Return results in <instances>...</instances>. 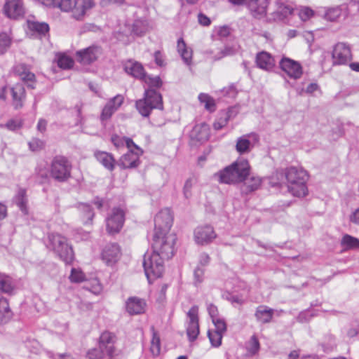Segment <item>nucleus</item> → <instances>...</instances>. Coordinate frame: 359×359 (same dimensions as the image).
Returning <instances> with one entry per match:
<instances>
[{
	"label": "nucleus",
	"mask_w": 359,
	"mask_h": 359,
	"mask_svg": "<svg viewBox=\"0 0 359 359\" xmlns=\"http://www.w3.org/2000/svg\"><path fill=\"white\" fill-rule=\"evenodd\" d=\"M285 177L289 192L296 197H304L308 194L307 172L302 168L290 167L286 170Z\"/></svg>",
	"instance_id": "obj_1"
},
{
	"label": "nucleus",
	"mask_w": 359,
	"mask_h": 359,
	"mask_svg": "<svg viewBox=\"0 0 359 359\" xmlns=\"http://www.w3.org/2000/svg\"><path fill=\"white\" fill-rule=\"evenodd\" d=\"M177 236L174 233H154L152 248L163 260L170 259L175 252Z\"/></svg>",
	"instance_id": "obj_2"
},
{
	"label": "nucleus",
	"mask_w": 359,
	"mask_h": 359,
	"mask_svg": "<svg viewBox=\"0 0 359 359\" xmlns=\"http://www.w3.org/2000/svg\"><path fill=\"white\" fill-rule=\"evenodd\" d=\"M135 107L142 116L149 117L153 109H163L162 96L156 90L149 88L145 90L144 97L136 101Z\"/></svg>",
	"instance_id": "obj_3"
},
{
	"label": "nucleus",
	"mask_w": 359,
	"mask_h": 359,
	"mask_svg": "<svg viewBox=\"0 0 359 359\" xmlns=\"http://www.w3.org/2000/svg\"><path fill=\"white\" fill-rule=\"evenodd\" d=\"M49 245L53 250L66 264H71L74 258V252L65 237L57 233H51L48 236Z\"/></svg>",
	"instance_id": "obj_4"
},
{
	"label": "nucleus",
	"mask_w": 359,
	"mask_h": 359,
	"mask_svg": "<svg viewBox=\"0 0 359 359\" xmlns=\"http://www.w3.org/2000/svg\"><path fill=\"white\" fill-rule=\"evenodd\" d=\"M164 260L154 251L146 252L143 259V267L145 275L149 282L160 277L164 269Z\"/></svg>",
	"instance_id": "obj_5"
},
{
	"label": "nucleus",
	"mask_w": 359,
	"mask_h": 359,
	"mask_svg": "<svg viewBox=\"0 0 359 359\" xmlns=\"http://www.w3.org/2000/svg\"><path fill=\"white\" fill-rule=\"evenodd\" d=\"M72 168V163L66 157L56 156L51 161L50 175L55 181L65 182L70 178Z\"/></svg>",
	"instance_id": "obj_6"
},
{
	"label": "nucleus",
	"mask_w": 359,
	"mask_h": 359,
	"mask_svg": "<svg viewBox=\"0 0 359 359\" xmlns=\"http://www.w3.org/2000/svg\"><path fill=\"white\" fill-rule=\"evenodd\" d=\"M173 216L169 208L160 210L154 217V233H169Z\"/></svg>",
	"instance_id": "obj_7"
},
{
	"label": "nucleus",
	"mask_w": 359,
	"mask_h": 359,
	"mask_svg": "<svg viewBox=\"0 0 359 359\" xmlns=\"http://www.w3.org/2000/svg\"><path fill=\"white\" fill-rule=\"evenodd\" d=\"M332 57L334 65H341L347 64L352 60L350 45L344 42L336 43L333 48Z\"/></svg>",
	"instance_id": "obj_8"
},
{
	"label": "nucleus",
	"mask_w": 359,
	"mask_h": 359,
	"mask_svg": "<svg viewBox=\"0 0 359 359\" xmlns=\"http://www.w3.org/2000/svg\"><path fill=\"white\" fill-rule=\"evenodd\" d=\"M279 67L287 76L294 80L300 79L303 74L301 64L289 57H283L279 62Z\"/></svg>",
	"instance_id": "obj_9"
},
{
	"label": "nucleus",
	"mask_w": 359,
	"mask_h": 359,
	"mask_svg": "<svg viewBox=\"0 0 359 359\" xmlns=\"http://www.w3.org/2000/svg\"><path fill=\"white\" fill-rule=\"evenodd\" d=\"M125 220L123 211L120 208H114L106 219L107 230L113 234L120 231Z\"/></svg>",
	"instance_id": "obj_10"
},
{
	"label": "nucleus",
	"mask_w": 359,
	"mask_h": 359,
	"mask_svg": "<svg viewBox=\"0 0 359 359\" xmlns=\"http://www.w3.org/2000/svg\"><path fill=\"white\" fill-rule=\"evenodd\" d=\"M189 321L187 327V334L190 341H194L199 334L198 307L193 306L187 313Z\"/></svg>",
	"instance_id": "obj_11"
},
{
	"label": "nucleus",
	"mask_w": 359,
	"mask_h": 359,
	"mask_svg": "<svg viewBox=\"0 0 359 359\" xmlns=\"http://www.w3.org/2000/svg\"><path fill=\"white\" fill-rule=\"evenodd\" d=\"M194 237L197 244L205 245L212 243L216 238L217 234L212 226L204 225L196 228Z\"/></svg>",
	"instance_id": "obj_12"
},
{
	"label": "nucleus",
	"mask_w": 359,
	"mask_h": 359,
	"mask_svg": "<svg viewBox=\"0 0 359 359\" xmlns=\"http://www.w3.org/2000/svg\"><path fill=\"white\" fill-rule=\"evenodd\" d=\"M235 165L236 163H231L224 169L216 172L214 175L215 179L221 184H236L242 183L241 180H240V178L238 177V175L236 174V171L234 170Z\"/></svg>",
	"instance_id": "obj_13"
},
{
	"label": "nucleus",
	"mask_w": 359,
	"mask_h": 359,
	"mask_svg": "<svg viewBox=\"0 0 359 359\" xmlns=\"http://www.w3.org/2000/svg\"><path fill=\"white\" fill-rule=\"evenodd\" d=\"M142 153V149L128 151L119 158L116 163L122 169L137 168L140 163V156Z\"/></svg>",
	"instance_id": "obj_14"
},
{
	"label": "nucleus",
	"mask_w": 359,
	"mask_h": 359,
	"mask_svg": "<svg viewBox=\"0 0 359 359\" xmlns=\"http://www.w3.org/2000/svg\"><path fill=\"white\" fill-rule=\"evenodd\" d=\"M4 11L5 15L11 19L22 18L25 14V8L22 0H8L6 1Z\"/></svg>",
	"instance_id": "obj_15"
},
{
	"label": "nucleus",
	"mask_w": 359,
	"mask_h": 359,
	"mask_svg": "<svg viewBox=\"0 0 359 359\" xmlns=\"http://www.w3.org/2000/svg\"><path fill=\"white\" fill-rule=\"evenodd\" d=\"M115 342L116 336L113 333L106 331L101 334L98 346L111 358L115 354Z\"/></svg>",
	"instance_id": "obj_16"
},
{
	"label": "nucleus",
	"mask_w": 359,
	"mask_h": 359,
	"mask_svg": "<svg viewBox=\"0 0 359 359\" xmlns=\"http://www.w3.org/2000/svg\"><path fill=\"white\" fill-rule=\"evenodd\" d=\"M124 100L123 95H116L110 99L104 107L100 115L101 121H105L109 120L113 114L121 106Z\"/></svg>",
	"instance_id": "obj_17"
},
{
	"label": "nucleus",
	"mask_w": 359,
	"mask_h": 359,
	"mask_svg": "<svg viewBox=\"0 0 359 359\" xmlns=\"http://www.w3.org/2000/svg\"><path fill=\"white\" fill-rule=\"evenodd\" d=\"M121 257V249L116 243H109L105 245L102 252V259L107 264L116 263Z\"/></svg>",
	"instance_id": "obj_18"
},
{
	"label": "nucleus",
	"mask_w": 359,
	"mask_h": 359,
	"mask_svg": "<svg viewBox=\"0 0 359 359\" xmlns=\"http://www.w3.org/2000/svg\"><path fill=\"white\" fill-rule=\"evenodd\" d=\"M101 54V50L98 46H90L76 53L78 60L83 65H88L95 61Z\"/></svg>",
	"instance_id": "obj_19"
},
{
	"label": "nucleus",
	"mask_w": 359,
	"mask_h": 359,
	"mask_svg": "<svg viewBox=\"0 0 359 359\" xmlns=\"http://www.w3.org/2000/svg\"><path fill=\"white\" fill-rule=\"evenodd\" d=\"M251 139L258 140L257 135L252 134L244 135L237 139L236 150L239 154H248L252 151L254 144L251 142Z\"/></svg>",
	"instance_id": "obj_20"
},
{
	"label": "nucleus",
	"mask_w": 359,
	"mask_h": 359,
	"mask_svg": "<svg viewBox=\"0 0 359 359\" xmlns=\"http://www.w3.org/2000/svg\"><path fill=\"white\" fill-rule=\"evenodd\" d=\"M269 4V0H249L247 6L255 18H262L266 14Z\"/></svg>",
	"instance_id": "obj_21"
},
{
	"label": "nucleus",
	"mask_w": 359,
	"mask_h": 359,
	"mask_svg": "<svg viewBox=\"0 0 359 359\" xmlns=\"http://www.w3.org/2000/svg\"><path fill=\"white\" fill-rule=\"evenodd\" d=\"M15 72L28 88H35V75L24 64H20L15 67Z\"/></svg>",
	"instance_id": "obj_22"
},
{
	"label": "nucleus",
	"mask_w": 359,
	"mask_h": 359,
	"mask_svg": "<svg viewBox=\"0 0 359 359\" xmlns=\"http://www.w3.org/2000/svg\"><path fill=\"white\" fill-rule=\"evenodd\" d=\"M256 64L259 68L269 72L274 67L275 60L271 54L262 51L256 55Z\"/></svg>",
	"instance_id": "obj_23"
},
{
	"label": "nucleus",
	"mask_w": 359,
	"mask_h": 359,
	"mask_svg": "<svg viewBox=\"0 0 359 359\" xmlns=\"http://www.w3.org/2000/svg\"><path fill=\"white\" fill-rule=\"evenodd\" d=\"M191 138L198 142H204L210 137V128L205 123L196 124L190 133Z\"/></svg>",
	"instance_id": "obj_24"
},
{
	"label": "nucleus",
	"mask_w": 359,
	"mask_h": 359,
	"mask_svg": "<svg viewBox=\"0 0 359 359\" xmlns=\"http://www.w3.org/2000/svg\"><path fill=\"white\" fill-rule=\"evenodd\" d=\"M11 93L13 98V105L15 109L22 107L25 98V90L20 83H17L11 88Z\"/></svg>",
	"instance_id": "obj_25"
},
{
	"label": "nucleus",
	"mask_w": 359,
	"mask_h": 359,
	"mask_svg": "<svg viewBox=\"0 0 359 359\" xmlns=\"http://www.w3.org/2000/svg\"><path fill=\"white\" fill-rule=\"evenodd\" d=\"M274 313V310L266 305H260L257 307L255 317L257 322L262 324H266L271 321Z\"/></svg>",
	"instance_id": "obj_26"
},
{
	"label": "nucleus",
	"mask_w": 359,
	"mask_h": 359,
	"mask_svg": "<svg viewBox=\"0 0 359 359\" xmlns=\"http://www.w3.org/2000/svg\"><path fill=\"white\" fill-rule=\"evenodd\" d=\"M233 163H236L234 170L236 174L238 175V177L242 182L250 175V165L248 161L244 158H238Z\"/></svg>",
	"instance_id": "obj_27"
},
{
	"label": "nucleus",
	"mask_w": 359,
	"mask_h": 359,
	"mask_svg": "<svg viewBox=\"0 0 359 359\" xmlns=\"http://www.w3.org/2000/svg\"><path fill=\"white\" fill-rule=\"evenodd\" d=\"M126 72L132 76L143 79L145 77V72L142 65L135 61L129 60L124 65Z\"/></svg>",
	"instance_id": "obj_28"
},
{
	"label": "nucleus",
	"mask_w": 359,
	"mask_h": 359,
	"mask_svg": "<svg viewBox=\"0 0 359 359\" xmlns=\"http://www.w3.org/2000/svg\"><path fill=\"white\" fill-rule=\"evenodd\" d=\"M145 302L137 297H130L126 302V310L130 315H137L143 313L145 309Z\"/></svg>",
	"instance_id": "obj_29"
},
{
	"label": "nucleus",
	"mask_w": 359,
	"mask_h": 359,
	"mask_svg": "<svg viewBox=\"0 0 359 359\" xmlns=\"http://www.w3.org/2000/svg\"><path fill=\"white\" fill-rule=\"evenodd\" d=\"M94 156L97 161L107 170L112 171L114 169L116 161L111 154L106 151H95Z\"/></svg>",
	"instance_id": "obj_30"
},
{
	"label": "nucleus",
	"mask_w": 359,
	"mask_h": 359,
	"mask_svg": "<svg viewBox=\"0 0 359 359\" xmlns=\"http://www.w3.org/2000/svg\"><path fill=\"white\" fill-rule=\"evenodd\" d=\"M177 48L184 62L189 65L192 61V50L187 46L182 38H180L177 40Z\"/></svg>",
	"instance_id": "obj_31"
},
{
	"label": "nucleus",
	"mask_w": 359,
	"mask_h": 359,
	"mask_svg": "<svg viewBox=\"0 0 359 359\" xmlns=\"http://www.w3.org/2000/svg\"><path fill=\"white\" fill-rule=\"evenodd\" d=\"M12 316L8 300L3 297H0V325L8 323Z\"/></svg>",
	"instance_id": "obj_32"
},
{
	"label": "nucleus",
	"mask_w": 359,
	"mask_h": 359,
	"mask_svg": "<svg viewBox=\"0 0 359 359\" xmlns=\"http://www.w3.org/2000/svg\"><path fill=\"white\" fill-rule=\"evenodd\" d=\"M243 182L242 191L248 194L257 190L260 187L262 180L259 177L252 176L250 178L247 177Z\"/></svg>",
	"instance_id": "obj_33"
},
{
	"label": "nucleus",
	"mask_w": 359,
	"mask_h": 359,
	"mask_svg": "<svg viewBox=\"0 0 359 359\" xmlns=\"http://www.w3.org/2000/svg\"><path fill=\"white\" fill-rule=\"evenodd\" d=\"M147 23L145 21L137 20L133 23L128 34L130 35L134 34L136 36H141L147 31ZM126 34L128 35V33Z\"/></svg>",
	"instance_id": "obj_34"
},
{
	"label": "nucleus",
	"mask_w": 359,
	"mask_h": 359,
	"mask_svg": "<svg viewBox=\"0 0 359 359\" xmlns=\"http://www.w3.org/2000/svg\"><path fill=\"white\" fill-rule=\"evenodd\" d=\"M345 6L330 8L325 13V18L330 21L337 20L343 14L346 15Z\"/></svg>",
	"instance_id": "obj_35"
},
{
	"label": "nucleus",
	"mask_w": 359,
	"mask_h": 359,
	"mask_svg": "<svg viewBox=\"0 0 359 359\" xmlns=\"http://www.w3.org/2000/svg\"><path fill=\"white\" fill-rule=\"evenodd\" d=\"M152 338L151 340L150 351L154 356H158L161 353V339L154 327L151 328Z\"/></svg>",
	"instance_id": "obj_36"
},
{
	"label": "nucleus",
	"mask_w": 359,
	"mask_h": 359,
	"mask_svg": "<svg viewBox=\"0 0 359 359\" xmlns=\"http://www.w3.org/2000/svg\"><path fill=\"white\" fill-rule=\"evenodd\" d=\"M341 245L344 250H354L359 248V239L346 234L341 238Z\"/></svg>",
	"instance_id": "obj_37"
},
{
	"label": "nucleus",
	"mask_w": 359,
	"mask_h": 359,
	"mask_svg": "<svg viewBox=\"0 0 359 359\" xmlns=\"http://www.w3.org/2000/svg\"><path fill=\"white\" fill-rule=\"evenodd\" d=\"M15 203L20 209V210L25 214L27 215L28 213L27 210V199L26 197V191L23 189H19L15 198Z\"/></svg>",
	"instance_id": "obj_38"
},
{
	"label": "nucleus",
	"mask_w": 359,
	"mask_h": 359,
	"mask_svg": "<svg viewBox=\"0 0 359 359\" xmlns=\"http://www.w3.org/2000/svg\"><path fill=\"white\" fill-rule=\"evenodd\" d=\"M28 27L31 30L41 35H45L49 31V26L45 22L29 21Z\"/></svg>",
	"instance_id": "obj_39"
},
{
	"label": "nucleus",
	"mask_w": 359,
	"mask_h": 359,
	"mask_svg": "<svg viewBox=\"0 0 359 359\" xmlns=\"http://www.w3.org/2000/svg\"><path fill=\"white\" fill-rule=\"evenodd\" d=\"M13 290V285L10 277L0 273V290L4 293H11Z\"/></svg>",
	"instance_id": "obj_40"
},
{
	"label": "nucleus",
	"mask_w": 359,
	"mask_h": 359,
	"mask_svg": "<svg viewBox=\"0 0 359 359\" xmlns=\"http://www.w3.org/2000/svg\"><path fill=\"white\" fill-rule=\"evenodd\" d=\"M293 12V9L289 6L285 5H282L278 7L277 11H276L274 15V20H283L288 15H291Z\"/></svg>",
	"instance_id": "obj_41"
},
{
	"label": "nucleus",
	"mask_w": 359,
	"mask_h": 359,
	"mask_svg": "<svg viewBox=\"0 0 359 359\" xmlns=\"http://www.w3.org/2000/svg\"><path fill=\"white\" fill-rule=\"evenodd\" d=\"M79 210L83 212V219L84 224H88L92 221L94 213L91 207L86 203H80L79 205Z\"/></svg>",
	"instance_id": "obj_42"
},
{
	"label": "nucleus",
	"mask_w": 359,
	"mask_h": 359,
	"mask_svg": "<svg viewBox=\"0 0 359 359\" xmlns=\"http://www.w3.org/2000/svg\"><path fill=\"white\" fill-rule=\"evenodd\" d=\"M198 100L201 104H204L205 108L210 111H213L215 110V103L212 97L205 93H200Z\"/></svg>",
	"instance_id": "obj_43"
},
{
	"label": "nucleus",
	"mask_w": 359,
	"mask_h": 359,
	"mask_svg": "<svg viewBox=\"0 0 359 359\" xmlns=\"http://www.w3.org/2000/svg\"><path fill=\"white\" fill-rule=\"evenodd\" d=\"M55 8H60L63 12H69L75 8L77 0H57Z\"/></svg>",
	"instance_id": "obj_44"
},
{
	"label": "nucleus",
	"mask_w": 359,
	"mask_h": 359,
	"mask_svg": "<svg viewBox=\"0 0 359 359\" xmlns=\"http://www.w3.org/2000/svg\"><path fill=\"white\" fill-rule=\"evenodd\" d=\"M248 353L250 355L257 354L259 350V343L256 336L253 335L246 345Z\"/></svg>",
	"instance_id": "obj_45"
},
{
	"label": "nucleus",
	"mask_w": 359,
	"mask_h": 359,
	"mask_svg": "<svg viewBox=\"0 0 359 359\" xmlns=\"http://www.w3.org/2000/svg\"><path fill=\"white\" fill-rule=\"evenodd\" d=\"M69 278L72 283H79L86 280V275L81 269L72 268Z\"/></svg>",
	"instance_id": "obj_46"
},
{
	"label": "nucleus",
	"mask_w": 359,
	"mask_h": 359,
	"mask_svg": "<svg viewBox=\"0 0 359 359\" xmlns=\"http://www.w3.org/2000/svg\"><path fill=\"white\" fill-rule=\"evenodd\" d=\"M57 65L62 69H70L73 67L74 60L69 56L60 55L57 57Z\"/></svg>",
	"instance_id": "obj_47"
},
{
	"label": "nucleus",
	"mask_w": 359,
	"mask_h": 359,
	"mask_svg": "<svg viewBox=\"0 0 359 359\" xmlns=\"http://www.w3.org/2000/svg\"><path fill=\"white\" fill-rule=\"evenodd\" d=\"M208 335L212 346L219 347L221 346L222 337L224 335L223 334L212 330H209L208 332Z\"/></svg>",
	"instance_id": "obj_48"
},
{
	"label": "nucleus",
	"mask_w": 359,
	"mask_h": 359,
	"mask_svg": "<svg viewBox=\"0 0 359 359\" xmlns=\"http://www.w3.org/2000/svg\"><path fill=\"white\" fill-rule=\"evenodd\" d=\"M11 39L7 33H0V55L4 53L9 48Z\"/></svg>",
	"instance_id": "obj_49"
},
{
	"label": "nucleus",
	"mask_w": 359,
	"mask_h": 359,
	"mask_svg": "<svg viewBox=\"0 0 359 359\" xmlns=\"http://www.w3.org/2000/svg\"><path fill=\"white\" fill-rule=\"evenodd\" d=\"M212 321L215 325L213 331L224 334L227 329L225 320L223 318H219Z\"/></svg>",
	"instance_id": "obj_50"
},
{
	"label": "nucleus",
	"mask_w": 359,
	"mask_h": 359,
	"mask_svg": "<svg viewBox=\"0 0 359 359\" xmlns=\"http://www.w3.org/2000/svg\"><path fill=\"white\" fill-rule=\"evenodd\" d=\"M314 316L315 314L311 310L306 309L301 311L296 319L299 323H304L309 322Z\"/></svg>",
	"instance_id": "obj_51"
},
{
	"label": "nucleus",
	"mask_w": 359,
	"mask_h": 359,
	"mask_svg": "<svg viewBox=\"0 0 359 359\" xmlns=\"http://www.w3.org/2000/svg\"><path fill=\"white\" fill-rule=\"evenodd\" d=\"M29 148L32 151H38L43 149L45 143L39 138H32L28 143Z\"/></svg>",
	"instance_id": "obj_52"
},
{
	"label": "nucleus",
	"mask_w": 359,
	"mask_h": 359,
	"mask_svg": "<svg viewBox=\"0 0 359 359\" xmlns=\"http://www.w3.org/2000/svg\"><path fill=\"white\" fill-rule=\"evenodd\" d=\"M105 355V353L99 347L92 348L87 353L88 359H102Z\"/></svg>",
	"instance_id": "obj_53"
},
{
	"label": "nucleus",
	"mask_w": 359,
	"mask_h": 359,
	"mask_svg": "<svg viewBox=\"0 0 359 359\" xmlns=\"http://www.w3.org/2000/svg\"><path fill=\"white\" fill-rule=\"evenodd\" d=\"M221 93L223 96L234 98L236 96L238 91L235 85L231 84L221 90Z\"/></svg>",
	"instance_id": "obj_54"
},
{
	"label": "nucleus",
	"mask_w": 359,
	"mask_h": 359,
	"mask_svg": "<svg viewBox=\"0 0 359 359\" xmlns=\"http://www.w3.org/2000/svg\"><path fill=\"white\" fill-rule=\"evenodd\" d=\"M205 269L200 266H197L194 271V284L196 285L201 284L204 279Z\"/></svg>",
	"instance_id": "obj_55"
},
{
	"label": "nucleus",
	"mask_w": 359,
	"mask_h": 359,
	"mask_svg": "<svg viewBox=\"0 0 359 359\" xmlns=\"http://www.w3.org/2000/svg\"><path fill=\"white\" fill-rule=\"evenodd\" d=\"M313 15V11L308 7H303L299 12V16L303 21L309 20Z\"/></svg>",
	"instance_id": "obj_56"
},
{
	"label": "nucleus",
	"mask_w": 359,
	"mask_h": 359,
	"mask_svg": "<svg viewBox=\"0 0 359 359\" xmlns=\"http://www.w3.org/2000/svg\"><path fill=\"white\" fill-rule=\"evenodd\" d=\"M86 13L81 8V6L78 7L75 6L72 13V18L76 20L82 21L84 19Z\"/></svg>",
	"instance_id": "obj_57"
},
{
	"label": "nucleus",
	"mask_w": 359,
	"mask_h": 359,
	"mask_svg": "<svg viewBox=\"0 0 359 359\" xmlns=\"http://www.w3.org/2000/svg\"><path fill=\"white\" fill-rule=\"evenodd\" d=\"M228 122V116L224 114V116H221L213 124L215 130H219L224 128Z\"/></svg>",
	"instance_id": "obj_58"
},
{
	"label": "nucleus",
	"mask_w": 359,
	"mask_h": 359,
	"mask_svg": "<svg viewBox=\"0 0 359 359\" xmlns=\"http://www.w3.org/2000/svg\"><path fill=\"white\" fill-rule=\"evenodd\" d=\"M207 310H208V312L212 319V320H215V319H217V318H219V312H218V309H217V307L214 305L212 303H209L207 304Z\"/></svg>",
	"instance_id": "obj_59"
},
{
	"label": "nucleus",
	"mask_w": 359,
	"mask_h": 359,
	"mask_svg": "<svg viewBox=\"0 0 359 359\" xmlns=\"http://www.w3.org/2000/svg\"><path fill=\"white\" fill-rule=\"evenodd\" d=\"M125 139L126 137H120L117 135H113L111 137V142L118 149L125 145Z\"/></svg>",
	"instance_id": "obj_60"
},
{
	"label": "nucleus",
	"mask_w": 359,
	"mask_h": 359,
	"mask_svg": "<svg viewBox=\"0 0 359 359\" xmlns=\"http://www.w3.org/2000/svg\"><path fill=\"white\" fill-rule=\"evenodd\" d=\"M194 185V180L188 179L184 184L183 191L184 196L188 198L191 195V189Z\"/></svg>",
	"instance_id": "obj_61"
},
{
	"label": "nucleus",
	"mask_w": 359,
	"mask_h": 359,
	"mask_svg": "<svg viewBox=\"0 0 359 359\" xmlns=\"http://www.w3.org/2000/svg\"><path fill=\"white\" fill-rule=\"evenodd\" d=\"M233 54V50L232 48L226 46L224 49L221 50L218 55L215 57V60H220L226 56L231 55Z\"/></svg>",
	"instance_id": "obj_62"
},
{
	"label": "nucleus",
	"mask_w": 359,
	"mask_h": 359,
	"mask_svg": "<svg viewBox=\"0 0 359 359\" xmlns=\"http://www.w3.org/2000/svg\"><path fill=\"white\" fill-rule=\"evenodd\" d=\"M226 299L233 305H235V304L242 305L245 302L244 299L241 296H239V295H235V294H229L226 297Z\"/></svg>",
	"instance_id": "obj_63"
},
{
	"label": "nucleus",
	"mask_w": 359,
	"mask_h": 359,
	"mask_svg": "<svg viewBox=\"0 0 359 359\" xmlns=\"http://www.w3.org/2000/svg\"><path fill=\"white\" fill-rule=\"evenodd\" d=\"M210 262V256L205 253L203 252L200 255L199 259H198V265L201 268H203L209 264Z\"/></svg>",
	"instance_id": "obj_64"
}]
</instances>
